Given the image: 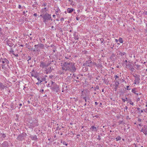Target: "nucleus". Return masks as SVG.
<instances>
[{
  "label": "nucleus",
  "instance_id": "obj_25",
  "mask_svg": "<svg viewBox=\"0 0 147 147\" xmlns=\"http://www.w3.org/2000/svg\"><path fill=\"white\" fill-rule=\"evenodd\" d=\"M121 138L119 136H118L117 137L115 138L117 141L120 140H121Z\"/></svg>",
  "mask_w": 147,
  "mask_h": 147
},
{
  "label": "nucleus",
  "instance_id": "obj_33",
  "mask_svg": "<svg viewBox=\"0 0 147 147\" xmlns=\"http://www.w3.org/2000/svg\"><path fill=\"white\" fill-rule=\"evenodd\" d=\"M55 86L53 87V89H56V90H57V88H59V86L56 84H55Z\"/></svg>",
  "mask_w": 147,
  "mask_h": 147
},
{
  "label": "nucleus",
  "instance_id": "obj_35",
  "mask_svg": "<svg viewBox=\"0 0 147 147\" xmlns=\"http://www.w3.org/2000/svg\"><path fill=\"white\" fill-rule=\"evenodd\" d=\"M31 119H32L30 120V121L29 122V124H31L33 122V118L32 119V118H31Z\"/></svg>",
  "mask_w": 147,
  "mask_h": 147
},
{
  "label": "nucleus",
  "instance_id": "obj_6",
  "mask_svg": "<svg viewBox=\"0 0 147 147\" xmlns=\"http://www.w3.org/2000/svg\"><path fill=\"white\" fill-rule=\"evenodd\" d=\"M93 64L91 60H88L86 61L85 63L83 64L84 66H86L88 67H92Z\"/></svg>",
  "mask_w": 147,
  "mask_h": 147
},
{
  "label": "nucleus",
  "instance_id": "obj_15",
  "mask_svg": "<svg viewBox=\"0 0 147 147\" xmlns=\"http://www.w3.org/2000/svg\"><path fill=\"white\" fill-rule=\"evenodd\" d=\"M144 131H147V127L146 126H144V127H142V129L141 131L143 132Z\"/></svg>",
  "mask_w": 147,
  "mask_h": 147
},
{
  "label": "nucleus",
  "instance_id": "obj_34",
  "mask_svg": "<svg viewBox=\"0 0 147 147\" xmlns=\"http://www.w3.org/2000/svg\"><path fill=\"white\" fill-rule=\"evenodd\" d=\"M99 89V87L98 86H96V87H94V90L96 91L97 89L98 90Z\"/></svg>",
  "mask_w": 147,
  "mask_h": 147
},
{
  "label": "nucleus",
  "instance_id": "obj_30",
  "mask_svg": "<svg viewBox=\"0 0 147 147\" xmlns=\"http://www.w3.org/2000/svg\"><path fill=\"white\" fill-rule=\"evenodd\" d=\"M37 79L38 80V82H39V83H41L42 82V78H40L39 77H38Z\"/></svg>",
  "mask_w": 147,
  "mask_h": 147
},
{
  "label": "nucleus",
  "instance_id": "obj_61",
  "mask_svg": "<svg viewBox=\"0 0 147 147\" xmlns=\"http://www.w3.org/2000/svg\"><path fill=\"white\" fill-rule=\"evenodd\" d=\"M76 19L77 20H79V18L77 17H76Z\"/></svg>",
  "mask_w": 147,
  "mask_h": 147
},
{
  "label": "nucleus",
  "instance_id": "obj_45",
  "mask_svg": "<svg viewBox=\"0 0 147 147\" xmlns=\"http://www.w3.org/2000/svg\"><path fill=\"white\" fill-rule=\"evenodd\" d=\"M79 38L78 36H75L74 37V39L75 40H78L79 39Z\"/></svg>",
  "mask_w": 147,
  "mask_h": 147
},
{
  "label": "nucleus",
  "instance_id": "obj_8",
  "mask_svg": "<svg viewBox=\"0 0 147 147\" xmlns=\"http://www.w3.org/2000/svg\"><path fill=\"white\" fill-rule=\"evenodd\" d=\"M49 63H46L45 62H41L40 66L42 68L47 67L49 65Z\"/></svg>",
  "mask_w": 147,
  "mask_h": 147
},
{
  "label": "nucleus",
  "instance_id": "obj_20",
  "mask_svg": "<svg viewBox=\"0 0 147 147\" xmlns=\"http://www.w3.org/2000/svg\"><path fill=\"white\" fill-rule=\"evenodd\" d=\"M126 66L127 67L129 68L132 65L131 64H130L129 63V62H128V63H126Z\"/></svg>",
  "mask_w": 147,
  "mask_h": 147
},
{
  "label": "nucleus",
  "instance_id": "obj_56",
  "mask_svg": "<svg viewBox=\"0 0 147 147\" xmlns=\"http://www.w3.org/2000/svg\"><path fill=\"white\" fill-rule=\"evenodd\" d=\"M15 55L16 57H18L19 56V55L18 54H17L16 55H15V54H14V55Z\"/></svg>",
  "mask_w": 147,
  "mask_h": 147
},
{
  "label": "nucleus",
  "instance_id": "obj_49",
  "mask_svg": "<svg viewBox=\"0 0 147 147\" xmlns=\"http://www.w3.org/2000/svg\"><path fill=\"white\" fill-rule=\"evenodd\" d=\"M144 133V134L145 135H146L147 134V131H144L143 132H142Z\"/></svg>",
  "mask_w": 147,
  "mask_h": 147
},
{
  "label": "nucleus",
  "instance_id": "obj_58",
  "mask_svg": "<svg viewBox=\"0 0 147 147\" xmlns=\"http://www.w3.org/2000/svg\"><path fill=\"white\" fill-rule=\"evenodd\" d=\"M45 71H46V74H48V73H49V72H48V71L47 70H45Z\"/></svg>",
  "mask_w": 147,
  "mask_h": 147
},
{
  "label": "nucleus",
  "instance_id": "obj_21",
  "mask_svg": "<svg viewBox=\"0 0 147 147\" xmlns=\"http://www.w3.org/2000/svg\"><path fill=\"white\" fill-rule=\"evenodd\" d=\"M135 77V79L134 80V81H135L136 82L138 83V84L139 83V81L140 80V78L139 77Z\"/></svg>",
  "mask_w": 147,
  "mask_h": 147
},
{
  "label": "nucleus",
  "instance_id": "obj_5",
  "mask_svg": "<svg viewBox=\"0 0 147 147\" xmlns=\"http://www.w3.org/2000/svg\"><path fill=\"white\" fill-rule=\"evenodd\" d=\"M38 122L36 120L33 118V122L31 124H29V126L30 128H32L38 126Z\"/></svg>",
  "mask_w": 147,
  "mask_h": 147
},
{
  "label": "nucleus",
  "instance_id": "obj_4",
  "mask_svg": "<svg viewBox=\"0 0 147 147\" xmlns=\"http://www.w3.org/2000/svg\"><path fill=\"white\" fill-rule=\"evenodd\" d=\"M27 135V134L26 133L23 132L18 136L17 139L19 141L24 140L25 138Z\"/></svg>",
  "mask_w": 147,
  "mask_h": 147
},
{
  "label": "nucleus",
  "instance_id": "obj_52",
  "mask_svg": "<svg viewBox=\"0 0 147 147\" xmlns=\"http://www.w3.org/2000/svg\"><path fill=\"white\" fill-rule=\"evenodd\" d=\"M129 87V86H126V88H127V90H130L131 89H129L128 88Z\"/></svg>",
  "mask_w": 147,
  "mask_h": 147
},
{
  "label": "nucleus",
  "instance_id": "obj_44",
  "mask_svg": "<svg viewBox=\"0 0 147 147\" xmlns=\"http://www.w3.org/2000/svg\"><path fill=\"white\" fill-rule=\"evenodd\" d=\"M63 144L64 145H65L66 146H67L68 144L67 143H66V142L64 141L63 142Z\"/></svg>",
  "mask_w": 147,
  "mask_h": 147
},
{
  "label": "nucleus",
  "instance_id": "obj_42",
  "mask_svg": "<svg viewBox=\"0 0 147 147\" xmlns=\"http://www.w3.org/2000/svg\"><path fill=\"white\" fill-rule=\"evenodd\" d=\"M114 78L116 80L117 78H119V77L117 75H115L114 76Z\"/></svg>",
  "mask_w": 147,
  "mask_h": 147
},
{
  "label": "nucleus",
  "instance_id": "obj_28",
  "mask_svg": "<svg viewBox=\"0 0 147 147\" xmlns=\"http://www.w3.org/2000/svg\"><path fill=\"white\" fill-rule=\"evenodd\" d=\"M55 12L60 13L61 12L60 9L58 7L56 8V9L55 10Z\"/></svg>",
  "mask_w": 147,
  "mask_h": 147
},
{
  "label": "nucleus",
  "instance_id": "obj_32",
  "mask_svg": "<svg viewBox=\"0 0 147 147\" xmlns=\"http://www.w3.org/2000/svg\"><path fill=\"white\" fill-rule=\"evenodd\" d=\"M9 52L10 53H12L13 55H14V51L13 50L12 48H11L9 51Z\"/></svg>",
  "mask_w": 147,
  "mask_h": 147
},
{
  "label": "nucleus",
  "instance_id": "obj_23",
  "mask_svg": "<svg viewBox=\"0 0 147 147\" xmlns=\"http://www.w3.org/2000/svg\"><path fill=\"white\" fill-rule=\"evenodd\" d=\"M65 58L67 59H70L71 56L70 55H67L65 54Z\"/></svg>",
  "mask_w": 147,
  "mask_h": 147
},
{
  "label": "nucleus",
  "instance_id": "obj_24",
  "mask_svg": "<svg viewBox=\"0 0 147 147\" xmlns=\"http://www.w3.org/2000/svg\"><path fill=\"white\" fill-rule=\"evenodd\" d=\"M46 70L48 71V72L51 73L52 71V68L51 67H48L47 69H46Z\"/></svg>",
  "mask_w": 147,
  "mask_h": 147
},
{
  "label": "nucleus",
  "instance_id": "obj_17",
  "mask_svg": "<svg viewBox=\"0 0 147 147\" xmlns=\"http://www.w3.org/2000/svg\"><path fill=\"white\" fill-rule=\"evenodd\" d=\"M137 110L139 111V112L140 113H143V111H144V112H146V110L147 109V108H146V110H145V109H143V110H141V111L140 112V108H137Z\"/></svg>",
  "mask_w": 147,
  "mask_h": 147
},
{
  "label": "nucleus",
  "instance_id": "obj_19",
  "mask_svg": "<svg viewBox=\"0 0 147 147\" xmlns=\"http://www.w3.org/2000/svg\"><path fill=\"white\" fill-rule=\"evenodd\" d=\"M5 87V86L3 85V84L0 82V89L1 90H3Z\"/></svg>",
  "mask_w": 147,
  "mask_h": 147
},
{
  "label": "nucleus",
  "instance_id": "obj_60",
  "mask_svg": "<svg viewBox=\"0 0 147 147\" xmlns=\"http://www.w3.org/2000/svg\"><path fill=\"white\" fill-rule=\"evenodd\" d=\"M134 145L135 146L134 147H138L137 145L135 143L134 144Z\"/></svg>",
  "mask_w": 147,
  "mask_h": 147
},
{
  "label": "nucleus",
  "instance_id": "obj_59",
  "mask_svg": "<svg viewBox=\"0 0 147 147\" xmlns=\"http://www.w3.org/2000/svg\"><path fill=\"white\" fill-rule=\"evenodd\" d=\"M98 77L99 78V77H100V76H98L96 78V79L97 80H98Z\"/></svg>",
  "mask_w": 147,
  "mask_h": 147
},
{
  "label": "nucleus",
  "instance_id": "obj_37",
  "mask_svg": "<svg viewBox=\"0 0 147 147\" xmlns=\"http://www.w3.org/2000/svg\"><path fill=\"white\" fill-rule=\"evenodd\" d=\"M135 65L136 66V67H137V69H140V65Z\"/></svg>",
  "mask_w": 147,
  "mask_h": 147
},
{
  "label": "nucleus",
  "instance_id": "obj_9",
  "mask_svg": "<svg viewBox=\"0 0 147 147\" xmlns=\"http://www.w3.org/2000/svg\"><path fill=\"white\" fill-rule=\"evenodd\" d=\"M48 11V9L47 8V7H45L44 8H42L41 11L40 12L43 15L45 13L47 12Z\"/></svg>",
  "mask_w": 147,
  "mask_h": 147
},
{
  "label": "nucleus",
  "instance_id": "obj_64",
  "mask_svg": "<svg viewBox=\"0 0 147 147\" xmlns=\"http://www.w3.org/2000/svg\"><path fill=\"white\" fill-rule=\"evenodd\" d=\"M34 16H37V14L36 13H35L34 15Z\"/></svg>",
  "mask_w": 147,
  "mask_h": 147
},
{
  "label": "nucleus",
  "instance_id": "obj_51",
  "mask_svg": "<svg viewBox=\"0 0 147 147\" xmlns=\"http://www.w3.org/2000/svg\"><path fill=\"white\" fill-rule=\"evenodd\" d=\"M130 105H134V103L132 102L131 101L130 103Z\"/></svg>",
  "mask_w": 147,
  "mask_h": 147
},
{
  "label": "nucleus",
  "instance_id": "obj_11",
  "mask_svg": "<svg viewBox=\"0 0 147 147\" xmlns=\"http://www.w3.org/2000/svg\"><path fill=\"white\" fill-rule=\"evenodd\" d=\"M2 147H9L8 145L7 142H4L2 144Z\"/></svg>",
  "mask_w": 147,
  "mask_h": 147
},
{
  "label": "nucleus",
  "instance_id": "obj_48",
  "mask_svg": "<svg viewBox=\"0 0 147 147\" xmlns=\"http://www.w3.org/2000/svg\"><path fill=\"white\" fill-rule=\"evenodd\" d=\"M56 129H57V130H60L61 129V128H60V127H59V126H58L57 127Z\"/></svg>",
  "mask_w": 147,
  "mask_h": 147
},
{
  "label": "nucleus",
  "instance_id": "obj_2",
  "mask_svg": "<svg viewBox=\"0 0 147 147\" xmlns=\"http://www.w3.org/2000/svg\"><path fill=\"white\" fill-rule=\"evenodd\" d=\"M50 20L52 21L51 15L46 12L44 14L43 17V22L46 24H48L49 21Z\"/></svg>",
  "mask_w": 147,
  "mask_h": 147
},
{
  "label": "nucleus",
  "instance_id": "obj_3",
  "mask_svg": "<svg viewBox=\"0 0 147 147\" xmlns=\"http://www.w3.org/2000/svg\"><path fill=\"white\" fill-rule=\"evenodd\" d=\"M0 61L2 63L1 65L2 69H4L5 68V64H7V66L9 67V61L7 59L1 57L0 58Z\"/></svg>",
  "mask_w": 147,
  "mask_h": 147
},
{
  "label": "nucleus",
  "instance_id": "obj_7",
  "mask_svg": "<svg viewBox=\"0 0 147 147\" xmlns=\"http://www.w3.org/2000/svg\"><path fill=\"white\" fill-rule=\"evenodd\" d=\"M7 45H8L10 47H12L14 45L13 43L12 42V40L9 39L7 42Z\"/></svg>",
  "mask_w": 147,
  "mask_h": 147
},
{
  "label": "nucleus",
  "instance_id": "obj_1",
  "mask_svg": "<svg viewBox=\"0 0 147 147\" xmlns=\"http://www.w3.org/2000/svg\"><path fill=\"white\" fill-rule=\"evenodd\" d=\"M62 70L64 71H69L72 72L76 71V68L74 64L72 63L65 62L61 65Z\"/></svg>",
  "mask_w": 147,
  "mask_h": 147
},
{
  "label": "nucleus",
  "instance_id": "obj_53",
  "mask_svg": "<svg viewBox=\"0 0 147 147\" xmlns=\"http://www.w3.org/2000/svg\"><path fill=\"white\" fill-rule=\"evenodd\" d=\"M140 100V98H138L136 99V100L137 101H139Z\"/></svg>",
  "mask_w": 147,
  "mask_h": 147
},
{
  "label": "nucleus",
  "instance_id": "obj_40",
  "mask_svg": "<svg viewBox=\"0 0 147 147\" xmlns=\"http://www.w3.org/2000/svg\"><path fill=\"white\" fill-rule=\"evenodd\" d=\"M86 98H87L86 97H84L83 98V99L85 100V101L86 102H87Z\"/></svg>",
  "mask_w": 147,
  "mask_h": 147
},
{
  "label": "nucleus",
  "instance_id": "obj_38",
  "mask_svg": "<svg viewBox=\"0 0 147 147\" xmlns=\"http://www.w3.org/2000/svg\"><path fill=\"white\" fill-rule=\"evenodd\" d=\"M28 59L27 60L28 62H29V60H31V57L30 56H28Z\"/></svg>",
  "mask_w": 147,
  "mask_h": 147
},
{
  "label": "nucleus",
  "instance_id": "obj_31",
  "mask_svg": "<svg viewBox=\"0 0 147 147\" xmlns=\"http://www.w3.org/2000/svg\"><path fill=\"white\" fill-rule=\"evenodd\" d=\"M118 40L121 43H123V40L122 39V38L121 37H120L119 38Z\"/></svg>",
  "mask_w": 147,
  "mask_h": 147
},
{
  "label": "nucleus",
  "instance_id": "obj_14",
  "mask_svg": "<svg viewBox=\"0 0 147 147\" xmlns=\"http://www.w3.org/2000/svg\"><path fill=\"white\" fill-rule=\"evenodd\" d=\"M92 129V131H96L97 130V128L94 125H92L91 127V128L90 129Z\"/></svg>",
  "mask_w": 147,
  "mask_h": 147
},
{
  "label": "nucleus",
  "instance_id": "obj_57",
  "mask_svg": "<svg viewBox=\"0 0 147 147\" xmlns=\"http://www.w3.org/2000/svg\"><path fill=\"white\" fill-rule=\"evenodd\" d=\"M103 40V39L102 38L100 39V41H101V42L102 43L103 42L102 41Z\"/></svg>",
  "mask_w": 147,
  "mask_h": 147
},
{
  "label": "nucleus",
  "instance_id": "obj_43",
  "mask_svg": "<svg viewBox=\"0 0 147 147\" xmlns=\"http://www.w3.org/2000/svg\"><path fill=\"white\" fill-rule=\"evenodd\" d=\"M2 134V136H1L3 138H5L6 137V135L5 134Z\"/></svg>",
  "mask_w": 147,
  "mask_h": 147
},
{
  "label": "nucleus",
  "instance_id": "obj_18",
  "mask_svg": "<svg viewBox=\"0 0 147 147\" xmlns=\"http://www.w3.org/2000/svg\"><path fill=\"white\" fill-rule=\"evenodd\" d=\"M136 89H137L136 88H134L132 89L131 92L134 94H136L137 95H138V94L136 92Z\"/></svg>",
  "mask_w": 147,
  "mask_h": 147
},
{
  "label": "nucleus",
  "instance_id": "obj_13",
  "mask_svg": "<svg viewBox=\"0 0 147 147\" xmlns=\"http://www.w3.org/2000/svg\"><path fill=\"white\" fill-rule=\"evenodd\" d=\"M75 10L73 8H68L67 9V11L69 13H71L73 11H74Z\"/></svg>",
  "mask_w": 147,
  "mask_h": 147
},
{
  "label": "nucleus",
  "instance_id": "obj_12",
  "mask_svg": "<svg viewBox=\"0 0 147 147\" xmlns=\"http://www.w3.org/2000/svg\"><path fill=\"white\" fill-rule=\"evenodd\" d=\"M34 47L35 48L34 49H33V48H32L31 50H32L34 52L40 51V49L39 48V47H38V46H36Z\"/></svg>",
  "mask_w": 147,
  "mask_h": 147
},
{
  "label": "nucleus",
  "instance_id": "obj_63",
  "mask_svg": "<svg viewBox=\"0 0 147 147\" xmlns=\"http://www.w3.org/2000/svg\"><path fill=\"white\" fill-rule=\"evenodd\" d=\"M122 122H123V121H120L119 123V124H121L122 123Z\"/></svg>",
  "mask_w": 147,
  "mask_h": 147
},
{
  "label": "nucleus",
  "instance_id": "obj_39",
  "mask_svg": "<svg viewBox=\"0 0 147 147\" xmlns=\"http://www.w3.org/2000/svg\"><path fill=\"white\" fill-rule=\"evenodd\" d=\"M46 78H42V81L45 82V81H46Z\"/></svg>",
  "mask_w": 147,
  "mask_h": 147
},
{
  "label": "nucleus",
  "instance_id": "obj_62",
  "mask_svg": "<svg viewBox=\"0 0 147 147\" xmlns=\"http://www.w3.org/2000/svg\"><path fill=\"white\" fill-rule=\"evenodd\" d=\"M118 40L117 39H115V41L116 42H117L118 41Z\"/></svg>",
  "mask_w": 147,
  "mask_h": 147
},
{
  "label": "nucleus",
  "instance_id": "obj_47",
  "mask_svg": "<svg viewBox=\"0 0 147 147\" xmlns=\"http://www.w3.org/2000/svg\"><path fill=\"white\" fill-rule=\"evenodd\" d=\"M143 14H144L145 15H147V11H144L143 12Z\"/></svg>",
  "mask_w": 147,
  "mask_h": 147
},
{
  "label": "nucleus",
  "instance_id": "obj_36",
  "mask_svg": "<svg viewBox=\"0 0 147 147\" xmlns=\"http://www.w3.org/2000/svg\"><path fill=\"white\" fill-rule=\"evenodd\" d=\"M129 69H130V70L133 71V70L134 69L133 67L132 66H131V67H130L129 68Z\"/></svg>",
  "mask_w": 147,
  "mask_h": 147
},
{
  "label": "nucleus",
  "instance_id": "obj_46",
  "mask_svg": "<svg viewBox=\"0 0 147 147\" xmlns=\"http://www.w3.org/2000/svg\"><path fill=\"white\" fill-rule=\"evenodd\" d=\"M98 138H97V139L99 140H101V138H100V136L99 135H98Z\"/></svg>",
  "mask_w": 147,
  "mask_h": 147
},
{
  "label": "nucleus",
  "instance_id": "obj_54",
  "mask_svg": "<svg viewBox=\"0 0 147 147\" xmlns=\"http://www.w3.org/2000/svg\"><path fill=\"white\" fill-rule=\"evenodd\" d=\"M40 16L41 17L43 18V17H44V15H40Z\"/></svg>",
  "mask_w": 147,
  "mask_h": 147
},
{
  "label": "nucleus",
  "instance_id": "obj_22",
  "mask_svg": "<svg viewBox=\"0 0 147 147\" xmlns=\"http://www.w3.org/2000/svg\"><path fill=\"white\" fill-rule=\"evenodd\" d=\"M126 53L125 52L122 53L119 51V55H120L121 56H123L124 55H126Z\"/></svg>",
  "mask_w": 147,
  "mask_h": 147
},
{
  "label": "nucleus",
  "instance_id": "obj_10",
  "mask_svg": "<svg viewBox=\"0 0 147 147\" xmlns=\"http://www.w3.org/2000/svg\"><path fill=\"white\" fill-rule=\"evenodd\" d=\"M38 46L39 48H40L42 49H43L44 48V45L42 43H40L39 44L35 45L34 47Z\"/></svg>",
  "mask_w": 147,
  "mask_h": 147
},
{
  "label": "nucleus",
  "instance_id": "obj_55",
  "mask_svg": "<svg viewBox=\"0 0 147 147\" xmlns=\"http://www.w3.org/2000/svg\"><path fill=\"white\" fill-rule=\"evenodd\" d=\"M18 7V8L19 9H21V5H19Z\"/></svg>",
  "mask_w": 147,
  "mask_h": 147
},
{
  "label": "nucleus",
  "instance_id": "obj_50",
  "mask_svg": "<svg viewBox=\"0 0 147 147\" xmlns=\"http://www.w3.org/2000/svg\"><path fill=\"white\" fill-rule=\"evenodd\" d=\"M60 20L61 21H64V18H61Z\"/></svg>",
  "mask_w": 147,
  "mask_h": 147
},
{
  "label": "nucleus",
  "instance_id": "obj_27",
  "mask_svg": "<svg viewBox=\"0 0 147 147\" xmlns=\"http://www.w3.org/2000/svg\"><path fill=\"white\" fill-rule=\"evenodd\" d=\"M31 76L32 77H34L35 78H38L37 75L35 74H31Z\"/></svg>",
  "mask_w": 147,
  "mask_h": 147
},
{
  "label": "nucleus",
  "instance_id": "obj_41",
  "mask_svg": "<svg viewBox=\"0 0 147 147\" xmlns=\"http://www.w3.org/2000/svg\"><path fill=\"white\" fill-rule=\"evenodd\" d=\"M125 99H126V100L125 99H123V98L122 99V101L123 102H125L126 101V100H127V98H126Z\"/></svg>",
  "mask_w": 147,
  "mask_h": 147
},
{
  "label": "nucleus",
  "instance_id": "obj_16",
  "mask_svg": "<svg viewBox=\"0 0 147 147\" xmlns=\"http://www.w3.org/2000/svg\"><path fill=\"white\" fill-rule=\"evenodd\" d=\"M30 137L31 138V139L32 140H36L37 139L36 136L35 135L34 136H30Z\"/></svg>",
  "mask_w": 147,
  "mask_h": 147
},
{
  "label": "nucleus",
  "instance_id": "obj_26",
  "mask_svg": "<svg viewBox=\"0 0 147 147\" xmlns=\"http://www.w3.org/2000/svg\"><path fill=\"white\" fill-rule=\"evenodd\" d=\"M119 84V81H118L117 80L116 82H115V87H118Z\"/></svg>",
  "mask_w": 147,
  "mask_h": 147
},
{
  "label": "nucleus",
  "instance_id": "obj_29",
  "mask_svg": "<svg viewBox=\"0 0 147 147\" xmlns=\"http://www.w3.org/2000/svg\"><path fill=\"white\" fill-rule=\"evenodd\" d=\"M47 5V3H43L42 5L41 6L42 7H47L46 6Z\"/></svg>",
  "mask_w": 147,
  "mask_h": 147
}]
</instances>
